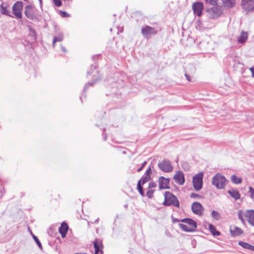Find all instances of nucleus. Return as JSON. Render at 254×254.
<instances>
[{"instance_id": "nucleus-1", "label": "nucleus", "mask_w": 254, "mask_h": 254, "mask_svg": "<svg viewBox=\"0 0 254 254\" xmlns=\"http://www.w3.org/2000/svg\"><path fill=\"white\" fill-rule=\"evenodd\" d=\"M181 222L185 224L180 223V228L185 232H192L195 230L197 227L196 223L191 219L185 218L181 220Z\"/></svg>"}, {"instance_id": "nucleus-2", "label": "nucleus", "mask_w": 254, "mask_h": 254, "mask_svg": "<svg viewBox=\"0 0 254 254\" xmlns=\"http://www.w3.org/2000/svg\"><path fill=\"white\" fill-rule=\"evenodd\" d=\"M227 180L222 175L217 173L212 178V184L215 186L217 189H224L226 185Z\"/></svg>"}, {"instance_id": "nucleus-3", "label": "nucleus", "mask_w": 254, "mask_h": 254, "mask_svg": "<svg viewBox=\"0 0 254 254\" xmlns=\"http://www.w3.org/2000/svg\"><path fill=\"white\" fill-rule=\"evenodd\" d=\"M165 200L163 204L165 206L173 205L179 207V201L176 196L169 191L165 192L164 194Z\"/></svg>"}, {"instance_id": "nucleus-4", "label": "nucleus", "mask_w": 254, "mask_h": 254, "mask_svg": "<svg viewBox=\"0 0 254 254\" xmlns=\"http://www.w3.org/2000/svg\"><path fill=\"white\" fill-rule=\"evenodd\" d=\"M96 67V65H91L90 66V70L88 71L87 72V76L88 75H93V78L92 81L87 83L85 84L84 88V91H86L88 87L92 86L93 84H94L96 82H97L98 80L100 79V76L98 75L99 72L98 70H95Z\"/></svg>"}, {"instance_id": "nucleus-5", "label": "nucleus", "mask_w": 254, "mask_h": 254, "mask_svg": "<svg viewBox=\"0 0 254 254\" xmlns=\"http://www.w3.org/2000/svg\"><path fill=\"white\" fill-rule=\"evenodd\" d=\"M203 172L198 173L193 177L192 185L195 190L199 191L202 189L203 185Z\"/></svg>"}, {"instance_id": "nucleus-6", "label": "nucleus", "mask_w": 254, "mask_h": 254, "mask_svg": "<svg viewBox=\"0 0 254 254\" xmlns=\"http://www.w3.org/2000/svg\"><path fill=\"white\" fill-rule=\"evenodd\" d=\"M24 13L28 18L32 20L39 19L40 17V14L37 12V10L30 5H27L25 7Z\"/></svg>"}, {"instance_id": "nucleus-7", "label": "nucleus", "mask_w": 254, "mask_h": 254, "mask_svg": "<svg viewBox=\"0 0 254 254\" xmlns=\"http://www.w3.org/2000/svg\"><path fill=\"white\" fill-rule=\"evenodd\" d=\"M158 30L154 27L148 25H144L142 27L141 33L143 36L146 39L150 38L152 36L155 35Z\"/></svg>"}, {"instance_id": "nucleus-8", "label": "nucleus", "mask_w": 254, "mask_h": 254, "mask_svg": "<svg viewBox=\"0 0 254 254\" xmlns=\"http://www.w3.org/2000/svg\"><path fill=\"white\" fill-rule=\"evenodd\" d=\"M158 167L162 171L165 173H170L173 170L171 162L167 159H163L159 162Z\"/></svg>"}, {"instance_id": "nucleus-9", "label": "nucleus", "mask_w": 254, "mask_h": 254, "mask_svg": "<svg viewBox=\"0 0 254 254\" xmlns=\"http://www.w3.org/2000/svg\"><path fill=\"white\" fill-rule=\"evenodd\" d=\"M23 2L17 1L12 5V10L16 18L21 19L22 17V10L23 8Z\"/></svg>"}, {"instance_id": "nucleus-10", "label": "nucleus", "mask_w": 254, "mask_h": 254, "mask_svg": "<svg viewBox=\"0 0 254 254\" xmlns=\"http://www.w3.org/2000/svg\"><path fill=\"white\" fill-rule=\"evenodd\" d=\"M170 180L163 176L160 177L158 179L159 188L160 190L169 189Z\"/></svg>"}, {"instance_id": "nucleus-11", "label": "nucleus", "mask_w": 254, "mask_h": 254, "mask_svg": "<svg viewBox=\"0 0 254 254\" xmlns=\"http://www.w3.org/2000/svg\"><path fill=\"white\" fill-rule=\"evenodd\" d=\"M241 5L247 11L253 10L254 9V0H242Z\"/></svg>"}, {"instance_id": "nucleus-12", "label": "nucleus", "mask_w": 254, "mask_h": 254, "mask_svg": "<svg viewBox=\"0 0 254 254\" xmlns=\"http://www.w3.org/2000/svg\"><path fill=\"white\" fill-rule=\"evenodd\" d=\"M173 179L175 182L180 185H183L185 183L184 175L181 171H178L174 175Z\"/></svg>"}, {"instance_id": "nucleus-13", "label": "nucleus", "mask_w": 254, "mask_h": 254, "mask_svg": "<svg viewBox=\"0 0 254 254\" xmlns=\"http://www.w3.org/2000/svg\"><path fill=\"white\" fill-rule=\"evenodd\" d=\"M203 8V3L201 2H194L192 5V9L194 13L198 16L201 15Z\"/></svg>"}, {"instance_id": "nucleus-14", "label": "nucleus", "mask_w": 254, "mask_h": 254, "mask_svg": "<svg viewBox=\"0 0 254 254\" xmlns=\"http://www.w3.org/2000/svg\"><path fill=\"white\" fill-rule=\"evenodd\" d=\"M210 16L212 18H217L222 14V10L219 7L216 6L211 8L209 10Z\"/></svg>"}, {"instance_id": "nucleus-15", "label": "nucleus", "mask_w": 254, "mask_h": 254, "mask_svg": "<svg viewBox=\"0 0 254 254\" xmlns=\"http://www.w3.org/2000/svg\"><path fill=\"white\" fill-rule=\"evenodd\" d=\"M191 210L194 214L201 215L203 208L202 205L200 203L194 202L192 204Z\"/></svg>"}, {"instance_id": "nucleus-16", "label": "nucleus", "mask_w": 254, "mask_h": 254, "mask_svg": "<svg viewBox=\"0 0 254 254\" xmlns=\"http://www.w3.org/2000/svg\"><path fill=\"white\" fill-rule=\"evenodd\" d=\"M245 216L247 218L249 223L254 226V210L253 209L247 210L245 213Z\"/></svg>"}, {"instance_id": "nucleus-17", "label": "nucleus", "mask_w": 254, "mask_h": 254, "mask_svg": "<svg viewBox=\"0 0 254 254\" xmlns=\"http://www.w3.org/2000/svg\"><path fill=\"white\" fill-rule=\"evenodd\" d=\"M230 231L231 235L233 237L239 236L243 233V231L241 228L235 226L230 227Z\"/></svg>"}, {"instance_id": "nucleus-18", "label": "nucleus", "mask_w": 254, "mask_h": 254, "mask_svg": "<svg viewBox=\"0 0 254 254\" xmlns=\"http://www.w3.org/2000/svg\"><path fill=\"white\" fill-rule=\"evenodd\" d=\"M0 11L2 14L7 15L11 17H13V16L10 13L9 9L7 7L6 4H5L4 2H2L0 5Z\"/></svg>"}, {"instance_id": "nucleus-19", "label": "nucleus", "mask_w": 254, "mask_h": 254, "mask_svg": "<svg viewBox=\"0 0 254 254\" xmlns=\"http://www.w3.org/2000/svg\"><path fill=\"white\" fill-rule=\"evenodd\" d=\"M68 229V227L67 224L64 222H63L59 227V231L63 238L65 237Z\"/></svg>"}, {"instance_id": "nucleus-20", "label": "nucleus", "mask_w": 254, "mask_h": 254, "mask_svg": "<svg viewBox=\"0 0 254 254\" xmlns=\"http://www.w3.org/2000/svg\"><path fill=\"white\" fill-rule=\"evenodd\" d=\"M94 247L95 249V253L98 254L99 252L102 254L103 253L102 250L103 245L100 240H96L94 242Z\"/></svg>"}, {"instance_id": "nucleus-21", "label": "nucleus", "mask_w": 254, "mask_h": 254, "mask_svg": "<svg viewBox=\"0 0 254 254\" xmlns=\"http://www.w3.org/2000/svg\"><path fill=\"white\" fill-rule=\"evenodd\" d=\"M222 3L226 8L229 9L235 6L236 0H223Z\"/></svg>"}, {"instance_id": "nucleus-22", "label": "nucleus", "mask_w": 254, "mask_h": 254, "mask_svg": "<svg viewBox=\"0 0 254 254\" xmlns=\"http://www.w3.org/2000/svg\"><path fill=\"white\" fill-rule=\"evenodd\" d=\"M228 193L235 199L238 200L240 198V194L237 190L231 189L228 190Z\"/></svg>"}, {"instance_id": "nucleus-23", "label": "nucleus", "mask_w": 254, "mask_h": 254, "mask_svg": "<svg viewBox=\"0 0 254 254\" xmlns=\"http://www.w3.org/2000/svg\"><path fill=\"white\" fill-rule=\"evenodd\" d=\"M248 38L247 33L242 31L238 39V42L240 43H244Z\"/></svg>"}, {"instance_id": "nucleus-24", "label": "nucleus", "mask_w": 254, "mask_h": 254, "mask_svg": "<svg viewBox=\"0 0 254 254\" xmlns=\"http://www.w3.org/2000/svg\"><path fill=\"white\" fill-rule=\"evenodd\" d=\"M238 244L240 246L246 249H248L251 251H254V246L251 245L249 243L244 242H239Z\"/></svg>"}, {"instance_id": "nucleus-25", "label": "nucleus", "mask_w": 254, "mask_h": 254, "mask_svg": "<svg viewBox=\"0 0 254 254\" xmlns=\"http://www.w3.org/2000/svg\"><path fill=\"white\" fill-rule=\"evenodd\" d=\"M208 228L213 236H219L220 235V233L216 230L215 226L212 224H209L208 226Z\"/></svg>"}, {"instance_id": "nucleus-26", "label": "nucleus", "mask_w": 254, "mask_h": 254, "mask_svg": "<svg viewBox=\"0 0 254 254\" xmlns=\"http://www.w3.org/2000/svg\"><path fill=\"white\" fill-rule=\"evenodd\" d=\"M231 179L232 183L235 184H241L242 182V179L241 178L237 177L235 175H232Z\"/></svg>"}, {"instance_id": "nucleus-27", "label": "nucleus", "mask_w": 254, "mask_h": 254, "mask_svg": "<svg viewBox=\"0 0 254 254\" xmlns=\"http://www.w3.org/2000/svg\"><path fill=\"white\" fill-rule=\"evenodd\" d=\"M64 38L63 34L62 33L59 34L57 36L54 37L53 41V46L54 47L55 43L57 42H61L63 41Z\"/></svg>"}, {"instance_id": "nucleus-28", "label": "nucleus", "mask_w": 254, "mask_h": 254, "mask_svg": "<svg viewBox=\"0 0 254 254\" xmlns=\"http://www.w3.org/2000/svg\"><path fill=\"white\" fill-rule=\"evenodd\" d=\"M211 216L216 220H219L221 219V215L220 213L215 210H213L211 212Z\"/></svg>"}, {"instance_id": "nucleus-29", "label": "nucleus", "mask_w": 254, "mask_h": 254, "mask_svg": "<svg viewBox=\"0 0 254 254\" xmlns=\"http://www.w3.org/2000/svg\"><path fill=\"white\" fill-rule=\"evenodd\" d=\"M151 179V177L144 175L141 179V184L143 185Z\"/></svg>"}, {"instance_id": "nucleus-30", "label": "nucleus", "mask_w": 254, "mask_h": 254, "mask_svg": "<svg viewBox=\"0 0 254 254\" xmlns=\"http://www.w3.org/2000/svg\"><path fill=\"white\" fill-rule=\"evenodd\" d=\"M137 187L139 193L140 194V195L142 196H143L144 192H143V188L141 186V180H139L138 182Z\"/></svg>"}, {"instance_id": "nucleus-31", "label": "nucleus", "mask_w": 254, "mask_h": 254, "mask_svg": "<svg viewBox=\"0 0 254 254\" xmlns=\"http://www.w3.org/2000/svg\"><path fill=\"white\" fill-rule=\"evenodd\" d=\"M32 237L34 240H35V242L37 244L38 246L39 247V248L41 249L42 248V244L40 241L39 240V239H38V238L34 235H33Z\"/></svg>"}, {"instance_id": "nucleus-32", "label": "nucleus", "mask_w": 254, "mask_h": 254, "mask_svg": "<svg viewBox=\"0 0 254 254\" xmlns=\"http://www.w3.org/2000/svg\"><path fill=\"white\" fill-rule=\"evenodd\" d=\"M154 192V190L149 189L146 192V195L148 198H151L153 197Z\"/></svg>"}, {"instance_id": "nucleus-33", "label": "nucleus", "mask_w": 254, "mask_h": 254, "mask_svg": "<svg viewBox=\"0 0 254 254\" xmlns=\"http://www.w3.org/2000/svg\"><path fill=\"white\" fill-rule=\"evenodd\" d=\"M207 3H208L212 5H215L217 3V0H205Z\"/></svg>"}, {"instance_id": "nucleus-34", "label": "nucleus", "mask_w": 254, "mask_h": 254, "mask_svg": "<svg viewBox=\"0 0 254 254\" xmlns=\"http://www.w3.org/2000/svg\"><path fill=\"white\" fill-rule=\"evenodd\" d=\"M249 193H250L251 197L252 198H254V189L251 187H249Z\"/></svg>"}, {"instance_id": "nucleus-35", "label": "nucleus", "mask_w": 254, "mask_h": 254, "mask_svg": "<svg viewBox=\"0 0 254 254\" xmlns=\"http://www.w3.org/2000/svg\"><path fill=\"white\" fill-rule=\"evenodd\" d=\"M157 186V184L155 182H150L148 185V189L152 190V188H155Z\"/></svg>"}, {"instance_id": "nucleus-36", "label": "nucleus", "mask_w": 254, "mask_h": 254, "mask_svg": "<svg viewBox=\"0 0 254 254\" xmlns=\"http://www.w3.org/2000/svg\"><path fill=\"white\" fill-rule=\"evenodd\" d=\"M190 197L192 198H199L201 197V196L195 193H191L190 195Z\"/></svg>"}, {"instance_id": "nucleus-37", "label": "nucleus", "mask_w": 254, "mask_h": 254, "mask_svg": "<svg viewBox=\"0 0 254 254\" xmlns=\"http://www.w3.org/2000/svg\"><path fill=\"white\" fill-rule=\"evenodd\" d=\"M54 4L57 6H60L62 5V2L61 0H53Z\"/></svg>"}, {"instance_id": "nucleus-38", "label": "nucleus", "mask_w": 254, "mask_h": 254, "mask_svg": "<svg viewBox=\"0 0 254 254\" xmlns=\"http://www.w3.org/2000/svg\"><path fill=\"white\" fill-rule=\"evenodd\" d=\"M61 15L63 17H69V15L65 11H60Z\"/></svg>"}, {"instance_id": "nucleus-39", "label": "nucleus", "mask_w": 254, "mask_h": 254, "mask_svg": "<svg viewBox=\"0 0 254 254\" xmlns=\"http://www.w3.org/2000/svg\"><path fill=\"white\" fill-rule=\"evenodd\" d=\"M151 172H152V171H151V168L149 167L148 169L146 170V171L144 175L148 176H150Z\"/></svg>"}, {"instance_id": "nucleus-40", "label": "nucleus", "mask_w": 254, "mask_h": 254, "mask_svg": "<svg viewBox=\"0 0 254 254\" xmlns=\"http://www.w3.org/2000/svg\"><path fill=\"white\" fill-rule=\"evenodd\" d=\"M146 164V161H144L141 165V167H139L138 169H137V172H140L142 169L144 168V167L145 166V165Z\"/></svg>"}, {"instance_id": "nucleus-41", "label": "nucleus", "mask_w": 254, "mask_h": 254, "mask_svg": "<svg viewBox=\"0 0 254 254\" xmlns=\"http://www.w3.org/2000/svg\"><path fill=\"white\" fill-rule=\"evenodd\" d=\"M238 215V218H239V219H240L242 221L244 222V219H243V216L241 214V211H240L239 212Z\"/></svg>"}, {"instance_id": "nucleus-42", "label": "nucleus", "mask_w": 254, "mask_h": 254, "mask_svg": "<svg viewBox=\"0 0 254 254\" xmlns=\"http://www.w3.org/2000/svg\"><path fill=\"white\" fill-rule=\"evenodd\" d=\"M250 69L252 72V77H254V66L251 67Z\"/></svg>"}, {"instance_id": "nucleus-43", "label": "nucleus", "mask_w": 254, "mask_h": 254, "mask_svg": "<svg viewBox=\"0 0 254 254\" xmlns=\"http://www.w3.org/2000/svg\"><path fill=\"white\" fill-rule=\"evenodd\" d=\"M185 76H186L187 79L189 81H191V80L190 79V77L189 75H188L187 73L185 74Z\"/></svg>"}, {"instance_id": "nucleus-44", "label": "nucleus", "mask_w": 254, "mask_h": 254, "mask_svg": "<svg viewBox=\"0 0 254 254\" xmlns=\"http://www.w3.org/2000/svg\"><path fill=\"white\" fill-rule=\"evenodd\" d=\"M61 49H62V51H63V52H66L65 48L64 47H63V46H61Z\"/></svg>"}, {"instance_id": "nucleus-45", "label": "nucleus", "mask_w": 254, "mask_h": 254, "mask_svg": "<svg viewBox=\"0 0 254 254\" xmlns=\"http://www.w3.org/2000/svg\"><path fill=\"white\" fill-rule=\"evenodd\" d=\"M3 195V192L1 190H0V197H1Z\"/></svg>"}, {"instance_id": "nucleus-46", "label": "nucleus", "mask_w": 254, "mask_h": 254, "mask_svg": "<svg viewBox=\"0 0 254 254\" xmlns=\"http://www.w3.org/2000/svg\"><path fill=\"white\" fill-rule=\"evenodd\" d=\"M185 165L187 166V163H184L183 165V168H185Z\"/></svg>"}, {"instance_id": "nucleus-47", "label": "nucleus", "mask_w": 254, "mask_h": 254, "mask_svg": "<svg viewBox=\"0 0 254 254\" xmlns=\"http://www.w3.org/2000/svg\"><path fill=\"white\" fill-rule=\"evenodd\" d=\"M98 221H99V218H97V219L95 220V223H97L98 222Z\"/></svg>"}, {"instance_id": "nucleus-48", "label": "nucleus", "mask_w": 254, "mask_h": 254, "mask_svg": "<svg viewBox=\"0 0 254 254\" xmlns=\"http://www.w3.org/2000/svg\"><path fill=\"white\" fill-rule=\"evenodd\" d=\"M75 254H86V253H82V254H81V253H76Z\"/></svg>"}, {"instance_id": "nucleus-49", "label": "nucleus", "mask_w": 254, "mask_h": 254, "mask_svg": "<svg viewBox=\"0 0 254 254\" xmlns=\"http://www.w3.org/2000/svg\"><path fill=\"white\" fill-rule=\"evenodd\" d=\"M39 1H40V3L41 4V3H42V0H39Z\"/></svg>"}, {"instance_id": "nucleus-50", "label": "nucleus", "mask_w": 254, "mask_h": 254, "mask_svg": "<svg viewBox=\"0 0 254 254\" xmlns=\"http://www.w3.org/2000/svg\"><path fill=\"white\" fill-rule=\"evenodd\" d=\"M94 254H97V253H94Z\"/></svg>"}]
</instances>
